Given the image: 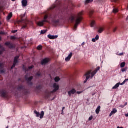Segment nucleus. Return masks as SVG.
<instances>
[{
  "label": "nucleus",
  "instance_id": "nucleus-1",
  "mask_svg": "<svg viewBox=\"0 0 128 128\" xmlns=\"http://www.w3.org/2000/svg\"><path fill=\"white\" fill-rule=\"evenodd\" d=\"M83 12H80L78 14V16H74V15H71L70 16L68 17V20H70L72 22H75V24L74 26V30H76L78 24H80L82 20V14Z\"/></svg>",
  "mask_w": 128,
  "mask_h": 128
},
{
  "label": "nucleus",
  "instance_id": "nucleus-2",
  "mask_svg": "<svg viewBox=\"0 0 128 128\" xmlns=\"http://www.w3.org/2000/svg\"><path fill=\"white\" fill-rule=\"evenodd\" d=\"M60 20L62 18L60 16V15L54 16L53 19L52 20V22L54 26H58L60 25Z\"/></svg>",
  "mask_w": 128,
  "mask_h": 128
},
{
  "label": "nucleus",
  "instance_id": "nucleus-3",
  "mask_svg": "<svg viewBox=\"0 0 128 128\" xmlns=\"http://www.w3.org/2000/svg\"><path fill=\"white\" fill-rule=\"evenodd\" d=\"M48 15L46 14L44 16V20H42L41 22H37L38 26H44V24L45 22H48Z\"/></svg>",
  "mask_w": 128,
  "mask_h": 128
},
{
  "label": "nucleus",
  "instance_id": "nucleus-4",
  "mask_svg": "<svg viewBox=\"0 0 128 128\" xmlns=\"http://www.w3.org/2000/svg\"><path fill=\"white\" fill-rule=\"evenodd\" d=\"M25 80H26L28 86H32V84H34L32 82V81L34 80V76H32L28 78V76L26 75L25 76Z\"/></svg>",
  "mask_w": 128,
  "mask_h": 128
},
{
  "label": "nucleus",
  "instance_id": "nucleus-5",
  "mask_svg": "<svg viewBox=\"0 0 128 128\" xmlns=\"http://www.w3.org/2000/svg\"><path fill=\"white\" fill-rule=\"evenodd\" d=\"M34 112L36 115L37 118H40V120H42V118H44V111H42L41 112V114H40L39 112H38L36 110H35Z\"/></svg>",
  "mask_w": 128,
  "mask_h": 128
},
{
  "label": "nucleus",
  "instance_id": "nucleus-6",
  "mask_svg": "<svg viewBox=\"0 0 128 128\" xmlns=\"http://www.w3.org/2000/svg\"><path fill=\"white\" fill-rule=\"evenodd\" d=\"M18 58H20V56H16L14 58V62L11 68V70H13L14 68H16V64H18Z\"/></svg>",
  "mask_w": 128,
  "mask_h": 128
},
{
  "label": "nucleus",
  "instance_id": "nucleus-7",
  "mask_svg": "<svg viewBox=\"0 0 128 128\" xmlns=\"http://www.w3.org/2000/svg\"><path fill=\"white\" fill-rule=\"evenodd\" d=\"M54 90L52 92H51V94H54V92H58V90H60V86L58 85L56 83L54 84Z\"/></svg>",
  "mask_w": 128,
  "mask_h": 128
},
{
  "label": "nucleus",
  "instance_id": "nucleus-8",
  "mask_svg": "<svg viewBox=\"0 0 128 128\" xmlns=\"http://www.w3.org/2000/svg\"><path fill=\"white\" fill-rule=\"evenodd\" d=\"M50 60L48 58H46L41 62V64L42 66H46L50 62Z\"/></svg>",
  "mask_w": 128,
  "mask_h": 128
},
{
  "label": "nucleus",
  "instance_id": "nucleus-9",
  "mask_svg": "<svg viewBox=\"0 0 128 128\" xmlns=\"http://www.w3.org/2000/svg\"><path fill=\"white\" fill-rule=\"evenodd\" d=\"M0 94L2 98H6V92L4 90H0Z\"/></svg>",
  "mask_w": 128,
  "mask_h": 128
},
{
  "label": "nucleus",
  "instance_id": "nucleus-10",
  "mask_svg": "<svg viewBox=\"0 0 128 128\" xmlns=\"http://www.w3.org/2000/svg\"><path fill=\"white\" fill-rule=\"evenodd\" d=\"M5 46H8L9 48H14V46L10 42H6Z\"/></svg>",
  "mask_w": 128,
  "mask_h": 128
},
{
  "label": "nucleus",
  "instance_id": "nucleus-11",
  "mask_svg": "<svg viewBox=\"0 0 128 128\" xmlns=\"http://www.w3.org/2000/svg\"><path fill=\"white\" fill-rule=\"evenodd\" d=\"M76 93V90L75 88H72L71 90L68 92L69 96H72V94H74Z\"/></svg>",
  "mask_w": 128,
  "mask_h": 128
},
{
  "label": "nucleus",
  "instance_id": "nucleus-12",
  "mask_svg": "<svg viewBox=\"0 0 128 128\" xmlns=\"http://www.w3.org/2000/svg\"><path fill=\"white\" fill-rule=\"evenodd\" d=\"M72 58V53L71 52L70 53V54L68 56L67 58H66L65 60L66 62H70V58Z\"/></svg>",
  "mask_w": 128,
  "mask_h": 128
},
{
  "label": "nucleus",
  "instance_id": "nucleus-13",
  "mask_svg": "<svg viewBox=\"0 0 128 128\" xmlns=\"http://www.w3.org/2000/svg\"><path fill=\"white\" fill-rule=\"evenodd\" d=\"M34 68V66H29L28 68H26L24 67V66L23 68H24V70H25V72H28L30 70H32Z\"/></svg>",
  "mask_w": 128,
  "mask_h": 128
},
{
  "label": "nucleus",
  "instance_id": "nucleus-14",
  "mask_svg": "<svg viewBox=\"0 0 128 128\" xmlns=\"http://www.w3.org/2000/svg\"><path fill=\"white\" fill-rule=\"evenodd\" d=\"M22 2L23 8H26V6H28V0H22Z\"/></svg>",
  "mask_w": 128,
  "mask_h": 128
},
{
  "label": "nucleus",
  "instance_id": "nucleus-15",
  "mask_svg": "<svg viewBox=\"0 0 128 128\" xmlns=\"http://www.w3.org/2000/svg\"><path fill=\"white\" fill-rule=\"evenodd\" d=\"M58 38V36H52L50 34L48 35V38H50V40H56V38Z\"/></svg>",
  "mask_w": 128,
  "mask_h": 128
},
{
  "label": "nucleus",
  "instance_id": "nucleus-16",
  "mask_svg": "<svg viewBox=\"0 0 128 128\" xmlns=\"http://www.w3.org/2000/svg\"><path fill=\"white\" fill-rule=\"evenodd\" d=\"M90 74H92V72H88L87 73H86V74H85L86 77V80H90Z\"/></svg>",
  "mask_w": 128,
  "mask_h": 128
},
{
  "label": "nucleus",
  "instance_id": "nucleus-17",
  "mask_svg": "<svg viewBox=\"0 0 128 128\" xmlns=\"http://www.w3.org/2000/svg\"><path fill=\"white\" fill-rule=\"evenodd\" d=\"M18 90L20 92V90H24L26 89L24 88V86L22 85H20L18 87Z\"/></svg>",
  "mask_w": 128,
  "mask_h": 128
},
{
  "label": "nucleus",
  "instance_id": "nucleus-18",
  "mask_svg": "<svg viewBox=\"0 0 128 128\" xmlns=\"http://www.w3.org/2000/svg\"><path fill=\"white\" fill-rule=\"evenodd\" d=\"M116 112H118V110L116 108H114L110 114V118L112 116L116 114Z\"/></svg>",
  "mask_w": 128,
  "mask_h": 128
},
{
  "label": "nucleus",
  "instance_id": "nucleus-19",
  "mask_svg": "<svg viewBox=\"0 0 128 128\" xmlns=\"http://www.w3.org/2000/svg\"><path fill=\"white\" fill-rule=\"evenodd\" d=\"M100 106H98L96 109V114H100Z\"/></svg>",
  "mask_w": 128,
  "mask_h": 128
},
{
  "label": "nucleus",
  "instance_id": "nucleus-20",
  "mask_svg": "<svg viewBox=\"0 0 128 128\" xmlns=\"http://www.w3.org/2000/svg\"><path fill=\"white\" fill-rule=\"evenodd\" d=\"M42 73L40 72V71H39L37 72L36 74V77L37 78V76H38L39 78L42 76Z\"/></svg>",
  "mask_w": 128,
  "mask_h": 128
},
{
  "label": "nucleus",
  "instance_id": "nucleus-21",
  "mask_svg": "<svg viewBox=\"0 0 128 128\" xmlns=\"http://www.w3.org/2000/svg\"><path fill=\"white\" fill-rule=\"evenodd\" d=\"M118 88H120V84L118 83L112 88V90H116Z\"/></svg>",
  "mask_w": 128,
  "mask_h": 128
},
{
  "label": "nucleus",
  "instance_id": "nucleus-22",
  "mask_svg": "<svg viewBox=\"0 0 128 128\" xmlns=\"http://www.w3.org/2000/svg\"><path fill=\"white\" fill-rule=\"evenodd\" d=\"M12 18V14L10 13L8 17H7V19L8 20H10V18Z\"/></svg>",
  "mask_w": 128,
  "mask_h": 128
},
{
  "label": "nucleus",
  "instance_id": "nucleus-23",
  "mask_svg": "<svg viewBox=\"0 0 128 128\" xmlns=\"http://www.w3.org/2000/svg\"><path fill=\"white\" fill-rule=\"evenodd\" d=\"M96 72H98L96 71H94L92 73L91 72L90 74L92 76V78H94V76H96Z\"/></svg>",
  "mask_w": 128,
  "mask_h": 128
},
{
  "label": "nucleus",
  "instance_id": "nucleus-24",
  "mask_svg": "<svg viewBox=\"0 0 128 128\" xmlns=\"http://www.w3.org/2000/svg\"><path fill=\"white\" fill-rule=\"evenodd\" d=\"M56 8V4L52 5V7L49 8V10H54Z\"/></svg>",
  "mask_w": 128,
  "mask_h": 128
},
{
  "label": "nucleus",
  "instance_id": "nucleus-25",
  "mask_svg": "<svg viewBox=\"0 0 128 128\" xmlns=\"http://www.w3.org/2000/svg\"><path fill=\"white\" fill-rule=\"evenodd\" d=\"M92 2H94L93 0H86L85 1V4H90V3Z\"/></svg>",
  "mask_w": 128,
  "mask_h": 128
},
{
  "label": "nucleus",
  "instance_id": "nucleus-26",
  "mask_svg": "<svg viewBox=\"0 0 128 128\" xmlns=\"http://www.w3.org/2000/svg\"><path fill=\"white\" fill-rule=\"evenodd\" d=\"M94 24H96V22H94V20L92 21L90 24L91 27L94 28Z\"/></svg>",
  "mask_w": 128,
  "mask_h": 128
},
{
  "label": "nucleus",
  "instance_id": "nucleus-27",
  "mask_svg": "<svg viewBox=\"0 0 128 128\" xmlns=\"http://www.w3.org/2000/svg\"><path fill=\"white\" fill-rule=\"evenodd\" d=\"M104 29L102 28H100L98 32H99V34H102V32H104Z\"/></svg>",
  "mask_w": 128,
  "mask_h": 128
},
{
  "label": "nucleus",
  "instance_id": "nucleus-28",
  "mask_svg": "<svg viewBox=\"0 0 128 128\" xmlns=\"http://www.w3.org/2000/svg\"><path fill=\"white\" fill-rule=\"evenodd\" d=\"M113 12H114V14H116V13L118 12V9L116 8H114L113 10Z\"/></svg>",
  "mask_w": 128,
  "mask_h": 128
},
{
  "label": "nucleus",
  "instance_id": "nucleus-29",
  "mask_svg": "<svg viewBox=\"0 0 128 128\" xmlns=\"http://www.w3.org/2000/svg\"><path fill=\"white\" fill-rule=\"evenodd\" d=\"M124 66H126V62H123L120 64V68H124Z\"/></svg>",
  "mask_w": 128,
  "mask_h": 128
},
{
  "label": "nucleus",
  "instance_id": "nucleus-30",
  "mask_svg": "<svg viewBox=\"0 0 128 128\" xmlns=\"http://www.w3.org/2000/svg\"><path fill=\"white\" fill-rule=\"evenodd\" d=\"M60 78L56 77L55 78V82H60Z\"/></svg>",
  "mask_w": 128,
  "mask_h": 128
},
{
  "label": "nucleus",
  "instance_id": "nucleus-31",
  "mask_svg": "<svg viewBox=\"0 0 128 128\" xmlns=\"http://www.w3.org/2000/svg\"><path fill=\"white\" fill-rule=\"evenodd\" d=\"M37 50H42V46L40 45L38 46L37 48Z\"/></svg>",
  "mask_w": 128,
  "mask_h": 128
},
{
  "label": "nucleus",
  "instance_id": "nucleus-32",
  "mask_svg": "<svg viewBox=\"0 0 128 128\" xmlns=\"http://www.w3.org/2000/svg\"><path fill=\"white\" fill-rule=\"evenodd\" d=\"M126 70H128V68H122L121 70V72H126Z\"/></svg>",
  "mask_w": 128,
  "mask_h": 128
},
{
  "label": "nucleus",
  "instance_id": "nucleus-33",
  "mask_svg": "<svg viewBox=\"0 0 128 128\" xmlns=\"http://www.w3.org/2000/svg\"><path fill=\"white\" fill-rule=\"evenodd\" d=\"M46 32H48V30H43L41 31V34H46Z\"/></svg>",
  "mask_w": 128,
  "mask_h": 128
},
{
  "label": "nucleus",
  "instance_id": "nucleus-34",
  "mask_svg": "<svg viewBox=\"0 0 128 128\" xmlns=\"http://www.w3.org/2000/svg\"><path fill=\"white\" fill-rule=\"evenodd\" d=\"M94 14V11H90L89 13V16L90 18H92V16Z\"/></svg>",
  "mask_w": 128,
  "mask_h": 128
},
{
  "label": "nucleus",
  "instance_id": "nucleus-35",
  "mask_svg": "<svg viewBox=\"0 0 128 128\" xmlns=\"http://www.w3.org/2000/svg\"><path fill=\"white\" fill-rule=\"evenodd\" d=\"M36 89L38 90H42V86H36Z\"/></svg>",
  "mask_w": 128,
  "mask_h": 128
},
{
  "label": "nucleus",
  "instance_id": "nucleus-36",
  "mask_svg": "<svg viewBox=\"0 0 128 128\" xmlns=\"http://www.w3.org/2000/svg\"><path fill=\"white\" fill-rule=\"evenodd\" d=\"M100 70V68L98 67V68L96 69L95 72H98V70Z\"/></svg>",
  "mask_w": 128,
  "mask_h": 128
},
{
  "label": "nucleus",
  "instance_id": "nucleus-37",
  "mask_svg": "<svg viewBox=\"0 0 128 128\" xmlns=\"http://www.w3.org/2000/svg\"><path fill=\"white\" fill-rule=\"evenodd\" d=\"M95 39L97 40H100V36H98V35H97L95 38Z\"/></svg>",
  "mask_w": 128,
  "mask_h": 128
},
{
  "label": "nucleus",
  "instance_id": "nucleus-38",
  "mask_svg": "<svg viewBox=\"0 0 128 128\" xmlns=\"http://www.w3.org/2000/svg\"><path fill=\"white\" fill-rule=\"evenodd\" d=\"M10 39L11 40H16V36H12L10 37Z\"/></svg>",
  "mask_w": 128,
  "mask_h": 128
},
{
  "label": "nucleus",
  "instance_id": "nucleus-39",
  "mask_svg": "<svg viewBox=\"0 0 128 128\" xmlns=\"http://www.w3.org/2000/svg\"><path fill=\"white\" fill-rule=\"evenodd\" d=\"M0 48H2V50H4V48L2 46V44H0Z\"/></svg>",
  "mask_w": 128,
  "mask_h": 128
},
{
  "label": "nucleus",
  "instance_id": "nucleus-40",
  "mask_svg": "<svg viewBox=\"0 0 128 128\" xmlns=\"http://www.w3.org/2000/svg\"><path fill=\"white\" fill-rule=\"evenodd\" d=\"M6 71L4 70H0V74H5Z\"/></svg>",
  "mask_w": 128,
  "mask_h": 128
},
{
  "label": "nucleus",
  "instance_id": "nucleus-41",
  "mask_svg": "<svg viewBox=\"0 0 128 128\" xmlns=\"http://www.w3.org/2000/svg\"><path fill=\"white\" fill-rule=\"evenodd\" d=\"M119 86H124V84H126L124 82L122 83L119 82Z\"/></svg>",
  "mask_w": 128,
  "mask_h": 128
},
{
  "label": "nucleus",
  "instance_id": "nucleus-42",
  "mask_svg": "<svg viewBox=\"0 0 128 128\" xmlns=\"http://www.w3.org/2000/svg\"><path fill=\"white\" fill-rule=\"evenodd\" d=\"M92 118H94V117L92 116H91L90 117L88 120L90 121V120H92Z\"/></svg>",
  "mask_w": 128,
  "mask_h": 128
},
{
  "label": "nucleus",
  "instance_id": "nucleus-43",
  "mask_svg": "<svg viewBox=\"0 0 128 128\" xmlns=\"http://www.w3.org/2000/svg\"><path fill=\"white\" fill-rule=\"evenodd\" d=\"M96 38H92V42H96Z\"/></svg>",
  "mask_w": 128,
  "mask_h": 128
},
{
  "label": "nucleus",
  "instance_id": "nucleus-44",
  "mask_svg": "<svg viewBox=\"0 0 128 128\" xmlns=\"http://www.w3.org/2000/svg\"><path fill=\"white\" fill-rule=\"evenodd\" d=\"M116 30H118V28H114L113 30V32H116Z\"/></svg>",
  "mask_w": 128,
  "mask_h": 128
},
{
  "label": "nucleus",
  "instance_id": "nucleus-45",
  "mask_svg": "<svg viewBox=\"0 0 128 128\" xmlns=\"http://www.w3.org/2000/svg\"><path fill=\"white\" fill-rule=\"evenodd\" d=\"M78 94H82V92H76Z\"/></svg>",
  "mask_w": 128,
  "mask_h": 128
},
{
  "label": "nucleus",
  "instance_id": "nucleus-46",
  "mask_svg": "<svg viewBox=\"0 0 128 128\" xmlns=\"http://www.w3.org/2000/svg\"><path fill=\"white\" fill-rule=\"evenodd\" d=\"M27 26H28L26 25H24L22 27V28H26Z\"/></svg>",
  "mask_w": 128,
  "mask_h": 128
},
{
  "label": "nucleus",
  "instance_id": "nucleus-47",
  "mask_svg": "<svg viewBox=\"0 0 128 128\" xmlns=\"http://www.w3.org/2000/svg\"><path fill=\"white\" fill-rule=\"evenodd\" d=\"M126 82H128V79H126V80L123 82L126 84Z\"/></svg>",
  "mask_w": 128,
  "mask_h": 128
},
{
  "label": "nucleus",
  "instance_id": "nucleus-48",
  "mask_svg": "<svg viewBox=\"0 0 128 128\" xmlns=\"http://www.w3.org/2000/svg\"><path fill=\"white\" fill-rule=\"evenodd\" d=\"M112 2H118V0H112Z\"/></svg>",
  "mask_w": 128,
  "mask_h": 128
},
{
  "label": "nucleus",
  "instance_id": "nucleus-49",
  "mask_svg": "<svg viewBox=\"0 0 128 128\" xmlns=\"http://www.w3.org/2000/svg\"><path fill=\"white\" fill-rule=\"evenodd\" d=\"M18 32V30H14L12 32H13V34H16V32Z\"/></svg>",
  "mask_w": 128,
  "mask_h": 128
},
{
  "label": "nucleus",
  "instance_id": "nucleus-50",
  "mask_svg": "<svg viewBox=\"0 0 128 128\" xmlns=\"http://www.w3.org/2000/svg\"><path fill=\"white\" fill-rule=\"evenodd\" d=\"M4 64H0V68H3Z\"/></svg>",
  "mask_w": 128,
  "mask_h": 128
},
{
  "label": "nucleus",
  "instance_id": "nucleus-51",
  "mask_svg": "<svg viewBox=\"0 0 128 128\" xmlns=\"http://www.w3.org/2000/svg\"><path fill=\"white\" fill-rule=\"evenodd\" d=\"M86 82H88V80L86 79V80L84 81V84H86Z\"/></svg>",
  "mask_w": 128,
  "mask_h": 128
},
{
  "label": "nucleus",
  "instance_id": "nucleus-52",
  "mask_svg": "<svg viewBox=\"0 0 128 128\" xmlns=\"http://www.w3.org/2000/svg\"><path fill=\"white\" fill-rule=\"evenodd\" d=\"M84 44H86V43H84V42L82 44V46H84Z\"/></svg>",
  "mask_w": 128,
  "mask_h": 128
},
{
  "label": "nucleus",
  "instance_id": "nucleus-53",
  "mask_svg": "<svg viewBox=\"0 0 128 128\" xmlns=\"http://www.w3.org/2000/svg\"><path fill=\"white\" fill-rule=\"evenodd\" d=\"M2 53H3V52L0 50V55H2Z\"/></svg>",
  "mask_w": 128,
  "mask_h": 128
},
{
  "label": "nucleus",
  "instance_id": "nucleus-54",
  "mask_svg": "<svg viewBox=\"0 0 128 128\" xmlns=\"http://www.w3.org/2000/svg\"><path fill=\"white\" fill-rule=\"evenodd\" d=\"M123 54H124V53H121V54H119V56H122Z\"/></svg>",
  "mask_w": 128,
  "mask_h": 128
},
{
  "label": "nucleus",
  "instance_id": "nucleus-55",
  "mask_svg": "<svg viewBox=\"0 0 128 128\" xmlns=\"http://www.w3.org/2000/svg\"><path fill=\"white\" fill-rule=\"evenodd\" d=\"M128 106V102H126L124 105V106Z\"/></svg>",
  "mask_w": 128,
  "mask_h": 128
},
{
  "label": "nucleus",
  "instance_id": "nucleus-56",
  "mask_svg": "<svg viewBox=\"0 0 128 128\" xmlns=\"http://www.w3.org/2000/svg\"><path fill=\"white\" fill-rule=\"evenodd\" d=\"M26 16V14H24L23 16H22V18H24Z\"/></svg>",
  "mask_w": 128,
  "mask_h": 128
},
{
  "label": "nucleus",
  "instance_id": "nucleus-57",
  "mask_svg": "<svg viewBox=\"0 0 128 128\" xmlns=\"http://www.w3.org/2000/svg\"><path fill=\"white\" fill-rule=\"evenodd\" d=\"M64 108H64V107L62 108V112H64Z\"/></svg>",
  "mask_w": 128,
  "mask_h": 128
},
{
  "label": "nucleus",
  "instance_id": "nucleus-58",
  "mask_svg": "<svg viewBox=\"0 0 128 128\" xmlns=\"http://www.w3.org/2000/svg\"><path fill=\"white\" fill-rule=\"evenodd\" d=\"M12 0V2H16V0Z\"/></svg>",
  "mask_w": 128,
  "mask_h": 128
},
{
  "label": "nucleus",
  "instance_id": "nucleus-59",
  "mask_svg": "<svg viewBox=\"0 0 128 128\" xmlns=\"http://www.w3.org/2000/svg\"><path fill=\"white\" fill-rule=\"evenodd\" d=\"M0 40H2V38L0 37Z\"/></svg>",
  "mask_w": 128,
  "mask_h": 128
},
{
  "label": "nucleus",
  "instance_id": "nucleus-60",
  "mask_svg": "<svg viewBox=\"0 0 128 128\" xmlns=\"http://www.w3.org/2000/svg\"><path fill=\"white\" fill-rule=\"evenodd\" d=\"M6 128H8V126Z\"/></svg>",
  "mask_w": 128,
  "mask_h": 128
}]
</instances>
